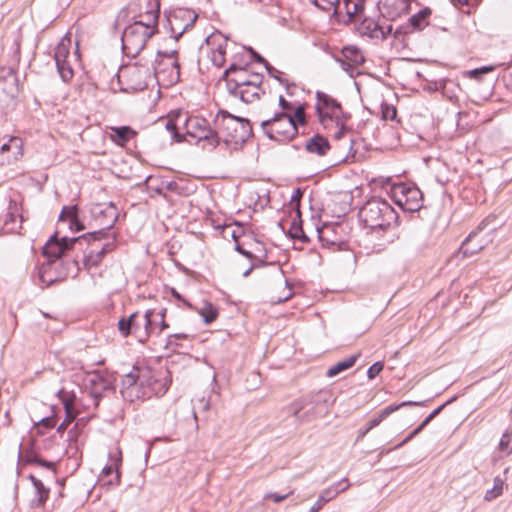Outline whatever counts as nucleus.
Wrapping results in <instances>:
<instances>
[{"instance_id":"obj_55","label":"nucleus","mask_w":512,"mask_h":512,"mask_svg":"<svg viewBox=\"0 0 512 512\" xmlns=\"http://www.w3.org/2000/svg\"><path fill=\"white\" fill-rule=\"evenodd\" d=\"M337 496H338V491L332 485L330 487L324 489L319 495V497H323L325 499V503L330 502Z\"/></svg>"},{"instance_id":"obj_43","label":"nucleus","mask_w":512,"mask_h":512,"mask_svg":"<svg viewBox=\"0 0 512 512\" xmlns=\"http://www.w3.org/2000/svg\"><path fill=\"white\" fill-rule=\"evenodd\" d=\"M289 235L291 238L298 239V240L302 241L303 243L309 242V238L303 231L301 221L300 222L293 221L291 223V226L289 228Z\"/></svg>"},{"instance_id":"obj_24","label":"nucleus","mask_w":512,"mask_h":512,"mask_svg":"<svg viewBox=\"0 0 512 512\" xmlns=\"http://www.w3.org/2000/svg\"><path fill=\"white\" fill-rule=\"evenodd\" d=\"M154 310L148 309L144 316L142 323L135 318V323L132 329V335H134L140 342L144 343L152 334H154L155 320L153 318Z\"/></svg>"},{"instance_id":"obj_15","label":"nucleus","mask_w":512,"mask_h":512,"mask_svg":"<svg viewBox=\"0 0 512 512\" xmlns=\"http://www.w3.org/2000/svg\"><path fill=\"white\" fill-rule=\"evenodd\" d=\"M208 58L217 68L223 67L226 62L228 39L220 32L212 33L206 38Z\"/></svg>"},{"instance_id":"obj_52","label":"nucleus","mask_w":512,"mask_h":512,"mask_svg":"<svg viewBox=\"0 0 512 512\" xmlns=\"http://www.w3.org/2000/svg\"><path fill=\"white\" fill-rule=\"evenodd\" d=\"M381 113L384 120H394L397 116L396 108L387 103L381 105Z\"/></svg>"},{"instance_id":"obj_30","label":"nucleus","mask_w":512,"mask_h":512,"mask_svg":"<svg viewBox=\"0 0 512 512\" xmlns=\"http://www.w3.org/2000/svg\"><path fill=\"white\" fill-rule=\"evenodd\" d=\"M184 13L187 14V16L189 18L188 22L184 26H181L178 23L177 15H175L173 17V19L170 20L171 31H172L173 37L176 40H178L190 27H192L198 18V15L194 11H185Z\"/></svg>"},{"instance_id":"obj_58","label":"nucleus","mask_w":512,"mask_h":512,"mask_svg":"<svg viewBox=\"0 0 512 512\" xmlns=\"http://www.w3.org/2000/svg\"><path fill=\"white\" fill-rule=\"evenodd\" d=\"M332 486L335 487V489L338 491V495H339L340 493L349 489L350 483L347 478H343L340 481H338L337 483L333 484Z\"/></svg>"},{"instance_id":"obj_7","label":"nucleus","mask_w":512,"mask_h":512,"mask_svg":"<svg viewBox=\"0 0 512 512\" xmlns=\"http://www.w3.org/2000/svg\"><path fill=\"white\" fill-rule=\"evenodd\" d=\"M154 35V26L142 21L128 25L122 34L123 53L131 58L136 57L146 46L147 41Z\"/></svg>"},{"instance_id":"obj_34","label":"nucleus","mask_w":512,"mask_h":512,"mask_svg":"<svg viewBox=\"0 0 512 512\" xmlns=\"http://www.w3.org/2000/svg\"><path fill=\"white\" fill-rule=\"evenodd\" d=\"M392 409H383L379 415L368 421L365 428H361L358 431V439L363 438L370 430L377 427L384 419L391 415Z\"/></svg>"},{"instance_id":"obj_50","label":"nucleus","mask_w":512,"mask_h":512,"mask_svg":"<svg viewBox=\"0 0 512 512\" xmlns=\"http://www.w3.org/2000/svg\"><path fill=\"white\" fill-rule=\"evenodd\" d=\"M266 257H267V253H266V251L263 250L262 256H257L253 260H251L252 264L247 270H245L243 272V276L247 277L250 275V273L252 272L253 269H257V268L266 266L267 265V263L265 262Z\"/></svg>"},{"instance_id":"obj_42","label":"nucleus","mask_w":512,"mask_h":512,"mask_svg":"<svg viewBox=\"0 0 512 512\" xmlns=\"http://www.w3.org/2000/svg\"><path fill=\"white\" fill-rule=\"evenodd\" d=\"M200 315L203 317L205 324H210L218 317V310L213 304L205 303L200 310Z\"/></svg>"},{"instance_id":"obj_13","label":"nucleus","mask_w":512,"mask_h":512,"mask_svg":"<svg viewBox=\"0 0 512 512\" xmlns=\"http://www.w3.org/2000/svg\"><path fill=\"white\" fill-rule=\"evenodd\" d=\"M23 140L18 136L4 135L0 138V166L17 163L24 155Z\"/></svg>"},{"instance_id":"obj_27","label":"nucleus","mask_w":512,"mask_h":512,"mask_svg":"<svg viewBox=\"0 0 512 512\" xmlns=\"http://www.w3.org/2000/svg\"><path fill=\"white\" fill-rule=\"evenodd\" d=\"M305 149L310 154L325 156L330 150V143L324 136L316 134L306 141Z\"/></svg>"},{"instance_id":"obj_40","label":"nucleus","mask_w":512,"mask_h":512,"mask_svg":"<svg viewBox=\"0 0 512 512\" xmlns=\"http://www.w3.org/2000/svg\"><path fill=\"white\" fill-rule=\"evenodd\" d=\"M177 54V51L173 50L170 53H163V56L167 58L169 61V64L171 65V81L178 80L180 77V64L178 60L176 59L175 55Z\"/></svg>"},{"instance_id":"obj_37","label":"nucleus","mask_w":512,"mask_h":512,"mask_svg":"<svg viewBox=\"0 0 512 512\" xmlns=\"http://www.w3.org/2000/svg\"><path fill=\"white\" fill-rule=\"evenodd\" d=\"M137 317L138 312H134L128 318H121L118 321V329L123 337H127L132 333L135 318Z\"/></svg>"},{"instance_id":"obj_33","label":"nucleus","mask_w":512,"mask_h":512,"mask_svg":"<svg viewBox=\"0 0 512 512\" xmlns=\"http://www.w3.org/2000/svg\"><path fill=\"white\" fill-rule=\"evenodd\" d=\"M59 397L62 401V404L64 406V409H65V414H66V417L65 419L63 420L64 423L66 424H70L71 422L74 421L76 415H77V412L74 408V405H73V398L74 396H71L69 395L67 392L61 390L59 392Z\"/></svg>"},{"instance_id":"obj_26","label":"nucleus","mask_w":512,"mask_h":512,"mask_svg":"<svg viewBox=\"0 0 512 512\" xmlns=\"http://www.w3.org/2000/svg\"><path fill=\"white\" fill-rule=\"evenodd\" d=\"M18 218L20 219V222H22L20 208L16 201L10 200L8 210L3 220L4 229L9 233L17 232L18 228H20V225H18Z\"/></svg>"},{"instance_id":"obj_63","label":"nucleus","mask_w":512,"mask_h":512,"mask_svg":"<svg viewBox=\"0 0 512 512\" xmlns=\"http://www.w3.org/2000/svg\"><path fill=\"white\" fill-rule=\"evenodd\" d=\"M325 503V499L323 497H318L316 502L312 505L309 512H318Z\"/></svg>"},{"instance_id":"obj_20","label":"nucleus","mask_w":512,"mask_h":512,"mask_svg":"<svg viewBox=\"0 0 512 512\" xmlns=\"http://www.w3.org/2000/svg\"><path fill=\"white\" fill-rule=\"evenodd\" d=\"M263 76H252L250 84L244 85L236 89L228 90L229 94L235 98H239L244 103H252L260 98V94L264 93L262 89Z\"/></svg>"},{"instance_id":"obj_38","label":"nucleus","mask_w":512,"mask_h":512,"mask_svg":"<svg viewBox=\"0 0 512 512\" xmlns=\"http://www.w3.org/2000/svg\"><path fill=\"white\" fill-rule=\"evenodd\" d=\"M159 2L155 3V8H151L148 10L145 15L143 16L144 19H142L143 25L150 24L154 26V35L158 31V19H159Z\"/></svg>"},{"instance_id":"obj_59","label":"nucleus","mask_w":512,"mask_h":512,"mask_svg":"<svg viewBox=\"0 0 512 512\" xmlns=\"http://www.w3.org/2000/svg\"><path fill=\"white\" fill-rule=\"evenodd\" d=\"M235 250L243 256L247 257L249 260H253L255 257H257V255L253 254L252 252L245 250L238 242H236ZM258 256H262V252L258 254Z\"/></svg>"},{"instance_id":"obj_36","label":"nucleus","mask_w":512,"mask_h":512,"mask_svg":"<svg viewBox=\"0 0 512 512\" xmlns=\"http://www.w3.org/2000/svg\"><path fill=\"white\" fill-rule=\"evenodd\" d=\"M70 54V40L62 39L54 49V60L55 63L67 61Z\"/></svg>"},{"instance_id":"obj_31","label":"nucleus","mask_w":512,"mask_h":512,"mask_svg":"<svg viewBox=\"0 0 512 512\" xmlns=\"http://www.w3.org/2000/svg\"><path fill=\"white\" fill-rule=\"evenodd\" d=\"M432 14V10L429 7H425L418 11L417 13L413 14L408 19V25L413 30H423L425 27L429 25V19Z\"/></svg>"},{"instance_id":"obj_53","label":"nucleus","mask_w":512,"mask_h":512,"mask_svg":"<svg viewBox=\"0 0 512 512\" xmlns=\"http://www.w3.org/2000/svg\"><path fill=\"white\" fill-rule=\"evenodd\" d=\"M165 128L172 134L176 142H182L184 140V135L177 132V126L173 120H167L165 123Z\"/></svg>"},{"instance_id":"obj_21","label":"nucleus","mask_w":512,"mask_h":512,"mask_svg":"<svg viewBox=\"0 0 512 512\" xmlns=\"http://www.w3.org/2000/svg\"><path fill=\"white\" fill-rule=\"evenodd\" d=\"M392 30V25L383 26L374 18H364L358 25V31L372 39L384 40Z\"/></svg>"},{"instance_id":"obj_44","label":"nucleus","mask_w":512,"mask_h":512,"mask_svg":"<svg viewBox=\"0 0 512 512\" xmlns=\"http://www.w3.org/2000/svg\"><path fill=\"white\" fill-rule=\"evenodd\" d=\"M166 309H161L158 313L154 312V334L159 335L163 330L167 329L169 325L165 322Z\"/></svg>"},{"instance_id":"obj_22","label":"nucleus","mask_w":512,"mask_h":512,"mask_svg":"<svg viewBox=\"0 0 512 512\" xmlns=\"http://www.w3.org/2000/svg\"><path fill=\"white\" fill-rule=\"evenodd\" d=\"M122 464V453L119 448L109 452V464L103 467L100 474L101 480L114 474L113 478H109L105 484L115 486L120 484V466Z\"/></svg>"},{"instance_id":"obj_8","label":"nucleus","mask_w":512,"mask_h":512,"mask_svg":"<svg viewBox=\"0 0 512 512\" xmlns=\"http://www.w3.org/2000/svg\"><path fill=\"white\" fill-rule=\"evenodd\" d=\"M316 99L315 109L319 121L325 129H329L333 124H341L350 118V114L343 111L340 102L327 93L317 91Z\"/></svg>"},{"instance_id":"obj_48","label":"nucleus","mask_w":512,"mask_h":512,"mask_svg":"<svg viewBox=\"0 0 512 512\" xmlns=\"http://www.w3.org/2000/svg\"><path fill=\"white\" fill-rule=\"evenodd\" d=\"M113 132L123 142L129 141L136 134L129 126L113 128Z\"/></svg>"},{"instance_id":"obj_17","label":"nucleus","mask_w":512,"mask_h":512,"mask_svg":"<svg viewBox=\"0 0 512 512\" xmlns=\"http://www.w3.org/2000/svg\"><path fill=\"white\" fill-rule=\"evenodd\" d=\"M86 388L94 399L95 407L98 406L100 399L107 392L113 389L110 379L98 371L88 373L85 379Z\"/></svg>"},{"instance_id":"obj_5","label":"nucleus","mask_w":512,"mask_h":512,"mask_svg":"<svg viewBox=\"0 0 512 512\" xmlns=\"http://www.w3.org/2000/svg\"><path fill=\"white\" fill-rule=\"evenodd\" d=\"M90 214L99 229L81 235V238L86 239V244L106 238L108 231L114 226L119 217L118 209L113 202L93 204L90 208Z\"/></svg>"},{"instance_id":"obj_49","label":"nucleus","mask_w":512,"mask_h":512,"mask_svg":"<svg viewBox=\"0 0 512 512\" xmlns=\"http://www.w3.org/2000/svg\"><path fill=\"white\" fill-rule=\"evenodd\" d=\"M499 449L501 452L510 454L512 452V432L507 430L501 437L499 443Z\"/></svg>"},{"instance_id":"obj_47","label":"nucleus","mask_w":512,"mask_h":512,"mask_svg":"<svg viewBox=\"0 0 512 512\" xmlns=\"http://www.w3.org/2000/svg\"><path fill=\"white\" fill-rule=\"evenodd\" d=\"M335 61L339 63L341 69L345 71L350 77H354L358 74L357 64L339 57H335Z\"/></svg>"},{"instance_id":"obj_62","label":"nucleus","mask_w":512,"mask_h":512,"mask_svg":"<svg viewBox=\"0 0 512 512\" xmlns=\"http://www.w3.org/2000/svg\"><path fill=\"white\" fill-rule=\"evenodd\" d=\"M266 70L268 72V74L275 78L276 80L282 82V79L280 78V75L282 74V72H280L279 70H277L276 68H274L273 66H271L269 63H266Z\"/></svg>"},{"instance_id":"obj_23","label":"nucleus","mask_w":512,"mask_h":512,"mask_svg":"<svg viewBox=\"0 0 512 512\" xmlns=\"http://www.w3.org/2000/svg\"><path fill=\"white\" fill-rule=\"evenodd\" d=\"M342 230L339 224H324L322 227L317 228V234L322 246L328 248L340 247L343 244V238L340 234Z\"/></svg>"},{"instance_id":"obj_57","label":"nucleus","mask_w":512,"mask_h":512,"mask_svg":"<svg viewBox=\"0 0 512 512\" xmlns=\"http://www.w3.org/2000/svg\"><path fill=\"white\" fill-rule=\"evenodd\" d=\"M492 67H488V66H483L481 68H476V69H473V70H470L468 73H469V76L471 78H474V79H477V80H480L481 79V76L483 74H486L490 71H492Z\"/></svg>"},{"instance_id":"obj_9","label":"nucleus","mask_w":512,"mask_h":512,"mask_svg":"<svg viewBox=\"0 0 512 512\" xmlns=\"http://www.w3.org/2000/svg\"><path fill=\"white\" fill-rule=\"evenodd\" d=\"M151 74L150 67L138 63L122 66L117 74L120 90L135 93L148 86L147 79Z\"/></svg>"},{"instance_id":"obj_3","label":"nucleus","mask_w":512,"mask_h":512,"mask_svg":"<svg viewBox=\"0 0 512 512\" xmlns=\"http://www.w3.org/2000/svg\"><path fill=\"white\" fill-rule=\"evenodd\" d=\"M359 217L364 225L372 230H385L396 224L398 214L391 204L382 198L369 199L360 209Z\"/></svg>"},{"instance_id":"obj_45","label":"nucleus","mask_w":512,"mask_h":512,"mask_svg":"<svg viewBox=\"0 0 512 512\" xmlns=\"http://www.w3.org/2000/svg\"><path fill=\"white\" fill-rule=\"evenodd\" d=\"M292 121L299 125H305L307 123L306 113H305V104H299L291 113Z\"/></svg>"},{"instance_id":"obj_25","label":"nucleus","mask_w":512,"mask_h":512,"mask_svg":"<svg viewBox=\"0 0 512 512\" xmlns=\"http://www.w3.org/2000/svg\"><path fill=\"white\" fill-rule=\"evenodd\" d=\"M115 248V236L111 240L104 243L99 249H92L88 254L84 256L83 265L85 268L90 269L97 267L105 254L113 251Z\"/></svg>"},{"instance_id":"obj_2","label":"nucleus","mask_w":512,"mask_h":512,"mask_svg":"<svg viewBox=\"0 0 512 512\" xmlns=\"http://www.w3.org/2000/svg\"><path fill=\"white\" fill-rule=\"evenodd\" d=\"M251 131L249 120L233 116L226 111H219L213 121V137L217 141V146L220 142L226 145L245 142Z\"/></svg>"},{"instance_id":"obj_4","label":"nucleus","mask_w":512,"mask_h":512,"mask_svg":"<svg viewBox=\"0 0 512 512\" xmlns=\"http://www.w3.org/2000/svg\"><path fill=\"white\" fill-rule=\"evenodd\" d=\"M84 243H86V239L81 238V236L72 238L62 237L59 239L57 233L52 235L43 247V254L47 258L52 259V261L48 263L47 266H43L40 269L39 276L41 281L47 285L53 284L57 279L51 277L48 271L53 262L64 256L67 251L74 249L76 246H79L81 249Z\"/></svg>"},{"instance_id":"obj_54","label":"nucleus","mask_w":512,"mask_h":512,"mask_svg":"<svg viewBox=\"0 0 512 512\" xmlns=\"http://www.w3.org/2000/svg\"><path fill=\"white\" fill-rule=\"evenodd\" d=\"M383 368H384V364L382 362H375L368 368L367 377L370 380L374 379L376 376H378L381 373Z\"/></svg>"},{"instance_id":"obj_19","label":"nucleus","mask_w":512,"mask_h":512,"mask_svg":"<svg viewBox=\"0 0 512 512\" xmlns=\"http://www.w3.org/2000/svg\"><path fill=\"white\" fill-rule=\"evenodd\" d=\"M413 0H380L379 9L382 16L390 21H395L411 10Z\"/></svg>"},{"instance_id":"obj_46","label":"nucleus","mask_w":512,"mask_h":512,"mask_svg":"<svg viewBox=\"0 0 512 512\" xmlns=\"http://www.w3.org/2000/svg\"><path fill=\"white\" fill-rule=\"evenodd\" d=\"M434 419V417L431 416V414H429L424 420L423 422L416 428L414 429L402 442H400L399 444H397L395 446V448H400L402 447L404 444L408 443L411 439H413L417 434H419L425 426H427L432 420Z\"/></svg>"},{"instance_id":"obj_35","label":"nucleus","mask_w":512,"mask_h":512,"mask_svg":"<svg viewBox=\"0 0 512 512\" xmlns=\"http://www.w3.org/2000/svg\"><path fill=\"white\" fill-rule=\"evenodd\" d=\"M344 59L353 62L354 64L361 65L364 63L365 58L356 46H346L341 50Z\"/></svg>"},{"instance_id":"obj_12","label":"nucleus","mask_w":512,"mask_h":512,"mask_svg":"<svg viewBox=\"0 0 512 512\" xmlns=\"http://www.w3.org/2000/svg\"><path fill=\"white\" fill-rule=\"evenodd\" d=\"M312 4L318 8L329 11L333 7L336 12H341L342 7L348 16V20L352 21L360 18L364 11L365 0H310Z\"/></svg>"},{"instance_id":"obj_14","label":"nucleus","mask_w":512,"mask_h":512,"mask_svg":"<svg viewBox=\"0 0 512 512\" xmlns=\"http://www.w3.org/2000/svg\"><path fill=\"white\" fill-rule=\"evenodd\" d=\"M395 202L404 211L415 212L422 207V192L416 186L399 185L393 188Z\"/></svg>"},{"instance_id":"obj_10","label":"nucleus","mask_w":512,"mask_h":512,"mask_svg":"<svg viewBox=\"0 0 512 512\" xmlns=\"http://www.w3.org/2000/svg\"><path fill=\"white\" fill-rule=\"evenodd\" d=\"M263 133L271 140L286 143L292 140L298 133V128L287 115L277 116L263 120L260 124Z\"/></svg>"},{"instance_id":"obj_16","label":"nucleus","mask_w":512,"mask_h":512,"mask_svg":"<svg viewBox=\"0 0 512 512\" xmlns=\"http://www.w3.org/2000/svg\"><path fill=\"white\" fill-rule=\"evenodd\" d=\"M252 76H263L260 73L249 72L246 67L232 63L228 69L223 72V78L226 80L227 90L244 87L250 84Z\"/></svg>"},{"instance_id":"obj_51","label":"nucleus","mask_w":512,"mask_h":512,"mask_svg":"<svg viewBox=\"0 0 512 512\" xmlns=\"http://www.w3.org/2000/svg\"><path fill=\"white\" fill-rule=\"evenodd\" d=\"M279 106L281 107L282 111L275 113L274 115H287L291 117V113L294 110V106L292 105V103L287 101L282 95L279 97Z\"/></svg>"},{"instance_id":"obj_6","label":"nucleus","mask_w":512,"mask_h":512,"mask_svg":"<svg viewBox=\"0 0 512 512\" xmlns=\"http://www.w3.org/2000/svg\"><path fill=\"white\" fill-rule=\"evenodd\" d=\"M294 418L300 423H307L327 413V399L321 392L305 395L290 406Z\"/></svg>"},{"instance_id":"obj_61","label":"nucleus","mask_w":512,"mask_h":512,"mask_svg":"<svg viewBox=\"0 0 512 512\" xmlns=\"http://www.w3.org/2000/svg\"><path fill=\"white\" fill-rule=\"evenodd\" d=\"M292 492H289L287 494H284V495H280V494H277V493H268L265 498L266 499H272L275 503H280L282 502L283 500L287 499L288 496L291 494Z\"/></svg>"},{"instance_id":"obj_11","label":"nucleus","mask_w":512,"mask_h":512,"mask_svg":"<svg viewBox=\"0 0 512 512\" xmlns=\"http://www.w3.org/2000/svg\"><path fill=\"white\" fill-rule=\"evenodd\" d=\"M185 134L202 143V148L213 150L217 147V141L213 137V127L209 122L199 116H189L184 122Z\"/></svg>"},{"instance_id":"obj_39","label":"nucleus","mask_w":512,"mask_h":512,"mask_svg":"<svg viewBox=\"0 0 512 512\" xmlns=\"http://www.w3.org/2000/svg\"><path fill=\"white\" fill-rule=\"evenodd\" d=\"M55 64L57 67L58 74L62 81L65 83H69L73 79L74 71L68 60Z\"/></svg>"},{"instance_id":"obj_41","label":"nucleus","mask_w":512,"mask_h":512,"mask_svg":"<svg viewBox=\"0 0 512 512\" xmlns=\"http://www.w3.org/2000/svg\"><path fill=\"white\" fill-rule=\"evenodd\" d=\"M493 483V488L487 490L485 493L484 499L487 501L496 499L503 492L504 481L500 477H495Z\"/></svg>"},{"instance_id":"obj_1","label":"nucleus","mask_w":512,"mask_h":512,"mask_svg":"<svg viewBox=\"0 0 512 512\" xmlns=\"http://www.w3.org/2000/svg\"><path fill=\"white\" fill-rule=\"evenodd\" d=\"M170 380L166 376H156L147 368H136L123 379L121 393L125 399L150 398L152 395L163 396L169 389Z\"/></svg>"},{"instance_id":"obj_18","label":"nucleus","mask_w":512,"mask_h":512,"mask_svg":"<svg viewBox=\"0 0 512 512\" xmlns=\"http://www.w3.org/2000/svg\"><path fill=\"white\" fill-rule=\"evenodd\" d=\"M486 227L485 221L481 222L478 228L472 231L460 247V252L463 257L472 256L482 249L491 241L489 236H482V233Z\"/></svg>"},{"instance_id":"obj_64","label":"nucleus","mask_w":512,"mask_h":512,"mask_svg":"<svg viewBox=\"0 0 512 512\" xmlns=\"http://www.w3.org/2000/svg\"><path fill=\"white\" fill-rule=\"evenodd\" d=\"M301 197H302V192L300 189H296L294 191L293 195L291 196V202L293 205L295 204L298 211H299V201H300Z\"/></svg>"},{"instance_id":"obj_29","label":"nucleus","mask_w":512,"mask_h":512,"mask_svg":"<svg viewBox=\"0 0 512 512\" xmlns=\"http://www.w3.org/2000/svg\"><path fill=\"white\" fill-rule=\"evenodd\" d=\"M28 478L35 488V497L32 500V506L41 507L47 501L50 490L46 488L42 481L36 478L34 475L30 474Z\"/></svg>"},{"instance_id":"obj_32","label":"nucleus","mask_w":512,"mask_h":512,"mask_svg":"<svg viewBox=\"0 0 512 512\" xmlns=\"http://www.w3.org/2000/svg\"><path fill=\"white\" fill-rule=\"evenodd\" d=\"M360 357V354H354L347 358H345L342 361L337 362L336 364L332 365L328 368L326 375L330 378L337 376L338 374L350 369L354 366L357 359Z\"/></svg>"},{"instance_id":"obj_56","label":"nucleus","mask_w":512,"mask_h":512,"mask_svg":"<svg viewBox=\"0 0 512 512\" xmlns=\"http://www.w3.org/2000/svg\"><path fill=\"white\" fill-rule=\"evenodd\" d=\"M423 404H424V402L404 401V402H401L399 404H391V405L387 406L385 409H393V410H391V414H392V413L398 411L402 407H406V406H421Z\"/></svg>"},{"instance_id":"obj_60","label":"nucleus","mask_w":512,"mask_h":512,"mask_svg":"<svg viewBox=\"0 0 512 512\" xmlns=\"http://www.w3.org/2000/svg\"><path fill=\"white\" fill-rule=\"evenodd\" d=\"M231 227H226L225 229V233L229 234L236 242H238V238L241 236V233H242V226H237L236 228L234 229H231Z\"/></svg>"},{"instance_id":"obj_28","label":"nucleus","mask_w":512,"mask_h":512,"mask_svg":"<svg viewBox=\"0 0 512 512\" xmlns=\"http://www.w3.org/2000/svg\"><path fill=\"white\" fill-rule=\"evenodd\" d=\"M59 221H69V228L74 231L85 229L84 224L78 218V206H64L59 215Z\"/></svg>"}]
</instances>
